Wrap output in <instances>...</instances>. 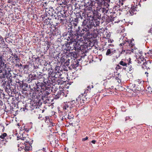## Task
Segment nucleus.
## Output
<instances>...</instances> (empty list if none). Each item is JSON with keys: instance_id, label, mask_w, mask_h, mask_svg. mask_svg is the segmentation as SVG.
Here are the masks:
<instances>
[{"instance_id": "nucleus-1", "label": "nucleus", "mask_w": 152, "mask_h": 152, "mask_svg": "<svg viewBox=\"0 0 152 152\" xmlns=\"http://www.w3.org/2000/svg\"><path fill=\"white\" fill-rule=\"evenodd\" d=\"M120 45L124 46L125 49L127 50H133L132 48L134 46V44L132 43V41H124L122 43L120 44Z\"/></svg>"}, {"instance_id": "nucleus-2", "label": "nucleus", "mask_w": 152, "mask_h": 152, "mask_svg": "<svg viewBox=\"0 0 152 152\" xmlns=\"http://www.w3.org/2000/svg\"><path fill=\"white\" fill-rule=\"evenodd\" d=\"M137 10L136 9V7H131V9L129 10V12L131 15H133L136 14L137 12Z\"/></svg>"}, {"instance_id": "nucleus-3", "label": "nucleus", "mask_w": 152, "mask_h": 152, "mask_svg": "<svg viewBox=\"0 0 152 152\" xmlns=\"http://www.w3.org/2000/svg\"><path fill=\"white\" fill-rule=\"evenodd\" d=\"M31 147V146L28 143H27L26 144H25V147L24 148V149L26 151H28L30 150Z\"/></svg>"}, {"instance_id": "nucleus-4", "label": "nucleus", "mask_w": 152, "mask_h": 152, "mask_svg": "<svg viewBox=\"0 0 152 152\" xmlns=\"http://www.w3.org/2000/svg\"><path fill=\"white\" fill-rule=\"evenodd\" d=\"M66 116L67 118L69 120H73L74 117V116L72 114H71L70 112L68 114V115H66Z\"/></svg>"}, {"instance_id": "nucleus-5", "label": "nucleus", "mask_w": 152, "mask_h": 152, "mask_svg": "<svg viewBox=\"0 0 152 152\" xmlns=\"http://www.w3.org/2000/svg\"><path fill=\"white\" fill-rule=\"evenodd\" d=\"M86 26L87 28L85 27L83 29V31L87 32L89 30V29L91 28V26L90 25H87Z\"/></svg>"}, {"instance_id": "nucleus-6", "label": "nucleus", "mask_w": 152, "mask_h": 152, "mask_svg": "<svg viewBox=\"0 0 152 152\" xmlns=\"http://www.w3.org/2000/svg\"><path fill=\"white\" fill-rule=\"evenodd\" d=\"M147 62L145 61L143 64H142V68L144 69H147L148 67V66H147Z\"/></svg>"}, {"instance_id": "nucleus-7", "label": "nucleus", "mask_w": 152, "mask_h": 152, "mask_svg": "<svg viewBox=\"0 0 152 152\" xmlns=\"http://www.w3.org/2000/svg\"><path fill=\"white\" fill-rule=\"evenodd\" d=\"M119 64L123 66H126L127 65V64L126 63L123 61H121L119 63Z\"/></svg>"}, {"instance_id": "nucleus-8", "label": "nucleus", "mask_w": 152, "mask_h": 152, "mask_svg": "<svg viewBox=\"0 0 152 152\" xmlns=\"http://www.w3.org/2000/svg\"><path fill=\"white\" fill-rule=\"evenodd\" d=\"M87 22H88L87 20H84L83 21V25L84 26H86L87 25H88L87 24ZM88 25H90L88 24Z\"/></svg>"}, {"instance_id": "nucleus-9", "label": "nucleus", "mask_w": 152, "mask_h": 152, "mask_svg": "<svg viewBox=\"0 0 152 152\" xmlns=\"http://www.w3.org/2000/svg\"><path fill=\"white\" fill-rule=\"evenodd\" d=\"M7 134L4 133L2 134L0 136V138L2 139H4V137L7 136Z\"/></svg>"}, {"instance_id": "nucleus-10", "label": "nucleus", "mask_w": 152, "mask_h": 152, "mask_svg": "<svg viewBox=\"0 0 152 152\" xmlns=\"http://www.w3.org/2000/svg\"><path fill=\"white\" fill-rule=\"evenodd\" d=\"M111 53H113L112 52H111L110 49H108L107 50L106 53V55H109Z\"/></svg>"}, {"instance_id": "nucleus-11", "label": "nucleus", "mask_w": 152, "mask_h": 152, "mask_svg": "<svg viewBox=\"0 0 152 152\" xmlns=\"http://www.w3.org/2000/svg\"><path fill=\"white\" fill-rule=\"evenodd\" d=\"M4 60H1V61H0V66L1 67H3L4 66Z\"/></svg>"}, {"instance_id": "nucleus-12", "label": "nucleus", "mask_w": 152, "mask_h": 152, "mask_svg": "<svg viewBox=\"0 0 152 152\" xmlns=\"http://www.w3.org/2000/svg\"><path fill=\"white\" fill-rule=\"evenodd\" d=\"M76 101L78 103H82V102L81 101V99L80 98H78L77 99Z\"/></svg>"}, {"instance_id": "nucleus-13", "label": "nucleus", "mask_w": 152, "mask_h": 152, "mask_svg": "<svg viewBox=\"0 0 152 152\" xmlns=\"http://www.w3.org/2000/svg\"><path fill=\"white\" fill-rule=\"evenodd\" d=\"M128 64L129 65H130V64H132V61H131V58H129L128 59Z\"/></svg>"}, {"instance_id": "nucleus-14", "label": "nucleus", "mask_w": 152, "mask_h": 152, "mask_svg": "<svg viewBox=\"0 0 152 152\" xmlns=\"http://www.w3.org/2000/svg\"><path fill=\"white\" fill-rule=\"evenodd\" d=\"M121 67L119 65H117V66L116 67V70L121 69Z\"/></svg>"}, {"instance_id": "nucleus-15", "label": "nucleus", "mask_w": 152, "mask_h": 152, "mask_svg": "<svg viewBox=\"0 0 152 152\" xmlns=\"http://www.w3.org/2000/svg\"><path fill=\"white\" fill-rule=\"evenodd\" d=\"M88 139V137L87 136H86L85 138H83L82 139V140L83 141H85L87 140Z\"/></svg>"}, {"instance_id": "nucleus-16", "label": "nucleus", "mask_w": 152, "mask_h": 152, "mask_svg": "<svg viewBox=\"0 0 152 152\" xmlns=\"http://www.w3.org/2000/svg\"><path fill=\"white\" fill-rule=\"evenodd\" d=\"M13 56H14V57L15 58H16V60H17V59H18V56L15 54Z\"/></svg>"}, {"instance_id": "nucleus-17", "label": "nucleus", "mask_w": 152, "mask_h": 152, "mask_svg": "<svg viewBox=\"0 0 152 152\" xmlns=\"http://www.w3.org/2000/svg\"><path fill=\"white\" fill-rule=\"evenodd\" d=\"M149 33H150L152 34V28H151L150 30L149 31Z\"/></svg>"}, {"instance_id": "nucleus-18", "label": "nucleus", "mask_w": 152, "mask_h": 152, "mask_svg": "<svg viewBox=\"0 0 152 152\" xmlns=\"http://www.w3.org/2000/svg\"><path fill=\"white\" fill-rule=\"evenodd\" d=\"M53 76L55 77V78H57L58 77V76H57V74H54V75Z\"/></svg>"}, {"instance_id": "nucleus-19", "label": "nucleus", "mask_w": 152, "mask_h": 152, "mask_svg": "<svg viewBox=\"0 0 152 152\" xmlns=\"http://www.w3.org/2000/svg\"><path fill=\"white\" fill-rule=\"evenodd\" d=\"M91 142L93 144H95V142H96V141L95 140H93L91 141Z\"/></svg>"}, {"instance_id": "nucleus-20", "label": "nucleus", "mask_w": 152, "mask_h": 152, "mask_svg": "<svg viewBox=\"0 0 152 152\" xmlns=\"http://www.w3.org/2000/svg\"><path fill=\"white\" fill-rule=\"evenodd\" d=\"M3 57L2 56L0 55V61H1V60H3Z\"/></svg>"}, {"instance_id": "nucleus-21", "label": "nucleus", "mask_w": 152, "mask_h": 152, "mask_svg": "<svg viewBox=\"0 0 152 152\" xmlns=\"http://www.w3.org/2000/svg\"><path fill=\"white\" fill-rule=\"evenodd\" d=\"M0 39H1V40H3V38L1 36H0Z\"/></svg>"}, {"instance_id": "nucleus-22", "label": "nucleus", "mask_w": 152, "mask_h": 152, "mask_svg": "<svg viewBox=\"0 0 152 152\" xmlns=\"http://www.w3.org/2000/svg\"><path fill=\"white\" fill-rule=\"evenodd\" d=\"M21 140H25V138H24V137L21 138Z\"/></svg>"}, {"instance_id": "nucleus-23", "label": "nucleus", "mask_w": 152, "mask_h": 152, "mask_svg": "<svg viewBox=\"0 0 152 152\" xmlns=\"http://www.w3.org/2000/svg\"><path fill=\"white\" fill-rule=\"evenodd\" d=\"M65 109H66L67 108H68V106H66H66H65Z\"/></svg>"}, {"instance_id": "nucleus-24", "label": "nucleus", "mask_w": 152, "mask_h": 152, "mask_svg": "<svg viewBox=\"0 0 152 152\" xmlns=\"http://www.w3.org/2000/svg\"><path fill=\"white\" fill-rule=\"evenodd\" d=\"M129 118H126L125 120L126 121L127 120V119H129Z\"/></svg>"}, {"instance_id": "nucleus-25", "label": "nucleus", "mask_w": 152, "mask_h": 152, "mask_svg": "<svg viewBox=\"0 0 152 152\" xmlns=\"http://www.w3.org/2000/svg\"><path fill=\"white\" fill-rule=\"evenodd\" d=\"M45 148H43V151H45Z\"/></svg>"}, {"instance_id": "nucleus-26", "label": "nucleus", "mask_w": 152, "mask_h": 152, "mask_svg": "<svg viewBox=\"0 0 152 152\" xmlns=\"http://www.w3.org/2000/svg\"><path fill=\"white\" fill-rule=\"evenodd\" d=\"M150 53H151V52H152V51H150Z\"/></svg>"}, {"instance_id": "nucleus-27", "label": "nucleus", "mask_w": 152, "mask_h": 152, "mask_svg": "<svg viewBox=\"0 0 152 152\" xmlns=\"http://www.w3.org/2000/svg\"><path fill=\"white\" fill-rule=\"evenodd\" d=\"M110 92H111L110 93L112 94V91H110Z\"/></svg>"}, {"instance_id": "nucleus-28", "label": "nucleus", "mask_w": 152, "mask_h": 152, "mask_svg": "<svg viewBox=\"0 0 152 152\" xmlns=\"http://www.w3.org/2000/svg\"><path fill=\"white\" fill-rule=\"evenodd\" d=\"M26 141V143H27L28 142V141Z\"/></svg>"}, {"instance_id": "nucleus-29", "label": "nucleus", "mask_w": 152, "mask_h": 152, "mask_svg": "<svg viewBox=\"0 0 152 152\" xmlns=\"http://www.w3.org/2000/svg\"><path fill=\"white\" fill-rule=\"evenodd\" d=\"M50 152H53V151H50Z\"/></svg>"}, {"instance_id": "nucleus-30", "label": "nucleus", "mask_w": 152, "mask_h": 152, "mask_svg": "<svg viewBox=\"0 0 152 152\" xmlns=\"http://www.w3.org/2000/svg\"><path fill=\"white\" fill-rule=\"evenodd\" d=\"M59 76H61V75H60V74H59Z\"/></svg>"}, {"instance_id": "nucleus-31", "label": "nucleus", "mask_w": 152, "mask_h": 152, "mask_svg": "<svg viewBox=\"0 0 152 152\" xmlns=\"http://www.w3.org/2000/svg\"><path fill=\"white\" fill-rule=\"evenodd\" d=\"M82 101H83V102H83V100H82Z\"/></svg>"}, {"instance_id": "nucleus-32", "label": "nucleus", "mask_w": 152, "mask_h": 152, "mask_svg": "<svg viewBox=\"0 0 152 152\" xmlns=\"http://www.w3.org/2000/svg\"><path fill=\"white\" fill-rule=\"evenodd\" d=\"M152 53H151V54H152V52H151Z\"/></svg>"}]
</instances>
